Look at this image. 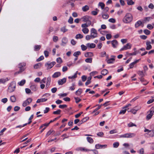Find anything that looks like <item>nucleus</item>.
Wrapping results in <instances>:
<instances>
[{"mask_svg": "<svg viewBox=\"0 0 154 154\" xmlns=\"http://www.w3.org/2000/svg\"><path fill=\"white\" fill-rule=\"evenodd\" d=\"M82 89L79 88L75 92V94L79 96L82 94Z\"/></svg>", "mask_w": 154, "mask_h": 154, "instance_id": "nucleus-25", "label": "nucleus"}, {"mask_svg": "<svg viewBox=\"0 0 154 154\" xmlns=\"http://www.w3.org/2000/svg\"><path fill=\"white\" fill-rule=\"evenodd\" d=\"M68 42L67 38L65 37H63L62 39V43L61 45L63 46H65Z\"/></svg>", "mask_w": 154, "mask_h": 154, "instance_id": "nucleus-10", "label": "nucleus"}, {"mask_svg": "<svg viewBox=\"0 0 154 154\" xmlns=\"http://www.w3.org/2000/svg\"><path fill=\"white\" fill-rule=\"evenodd\" d=\"M25 82L26 80L25 79H23L20 82H18V84L20 86H22L25 84Z\"/></svg>", "mask_w": 154, "mask_h": 154, "instance_id": "nucleus-38", "label": "nucleus"}, {"mask_svg": "<svg viewBox=\"0 0 154 154\" xmlns=\"http://www.w3.org/2000/svg\"><path fill=\"white\" fill-rule=\"evenodd\" d=\"M112 37L111 35L110 34H107L106 36V37L107 39H109Z\"/></svg>", "mask_w": 154, "mask_h": 154, "instance_id": "nucleus-64", "label": "nucleus"}, {"mask_svg": "<svg viewBox=\"0 0 154 154\" xmlns=\"http://www.w3.org/2000/svg\"><path fill=\"white\" fill-rule=\"evenodd\" d=\"M16 88V83L14 82H11L8 88V91L9 92H11L13 91Z\"/></svg>", "mask_w": 154, "mask_h": 154, "instance_id": "nucleus-5", "label": "nucleus"}, {"mask_svg": "<svg viewBox=\"0 0 154 154\" xmlns=\"http://www.w3.org/2000/svg\"><path fill=\"white\" fill-rule=\"evenodd\" d=\"M41 47V46L40 45H35L34 47V51H38L40 50Z\"/></svg>", "mask_w": 154, "mask_h": 154, "instance_id": "nucleus-28", "label": "nucleus"}, {"mask_svg": "<svg viewBox=\"0 0 154 154\" xmlns=\"http://www.w3.org/2000/svg\"><path fill=\"white\" fill-rule=\"evenodd\" d=\"M108 72V71L105 69H103L101 72V73L103 75H106Z\"/></svg>", "mask_w": 154, "mask_h": 154, "instance_id": "nucleus-34", "label": "nucleus"}, {"mask_svg": "<svg viewBox=\"0 0 154 154\" xmlns=\"http://www.w3.org/2000/svg\"><path fill=\"white\" fill-rule=\"evenodd\" d=\"M49 125V123H46L42 125L40 127V128H42L44 127V128L41 131H42L48 126Z\"/></svg>", "mask_w": 154, "mask_h": 154, "instance_id": "nucleus-19", "label": "nucleus"}, {"mask_svg": "<svg viewBox=\"0 0 154 154\" xmlns=\"http://www.w3.org/2000/svg\"><path fill=\"white\" fill-rule=\"evenodd\" d=\"M147 27L149 29H151L153 28V26L150 24H148L147 26Z\"/></svg>", "mask_w": 154, "mask_h": 154, "instance_id": "nucleus-61", "label": "nucleus"}, {"mask_svg": "<svg viewBox=\"0 0 154 154\" xmlns=\"http://www.w3.org/2000/svg\"><path fill=\"white\" fill-rule=\"evenodd\" d=\"M66 79L63 78L62 79L59 80L58 81V84L59 85H62L66 82Z\"/></svg>", "mask_w": 154, "mask_h": 154, "instance_id": "nucleus-11", "label": "nucleus"}, {"mask_svg": "<svg viewBox=\"0 0 154 154\" xmlns=\"http://www.w3.org/2000/svg\"><path fill=\"white\" fill-rule=\"evenodd\" d=\"M122 109H123L120 111L119 112V113L120 114H124L125 113V112L126 111V110H127L126 109L124 108V107Z\"/></svg>", "mask_w": 154, "mask_h": 154, "instance_id": "nucleus-41", "label": "nucleus"}, {"mask_svg": "<svg viewBox=\"0 0 154 154\" xmlns=\"http://www.w3.org/2000/svg\"><path fill=\"white\" fill-rule=\"evenodd\" d=\"M54 28L52 27H50L48 29V31L47 32V34H49L51 32L53 31Z\"/></svg>", "mask_w": 154, "mask_h": 154, "instance_id": "nucleus-42", "label": "nucleus"}, {"mask_svg": "<svg viewBox=\"0 0 154 154\" xmlns=\"http://www.w3.org/2000/svg\"><path fill=\"white\" fill-rule=\"evenodd\" d=\"M87 47L86 46H85L84 45H81V48H82V51H85L87 48Z\"/></svg>", "mask_w": 154, "mask_h": 154, "instance_id": "nucleus-52", "label": "nucleus"}, {"mask_svg": "<svg viewBox=\"0 0 154 154\" xmlns=\"http://www.w3.org/2000/svg\"><path fill=\"white\" fill-rule=\"evenodd\" d=\"M51 82V78L50 77H49L47 79V83L46 85V87L47 88L50 85Z\"/></svg>", "mask_w": 154, "mask_h": 154, "instance_id": "nucleus-22", "label": "nucleus"}, {"mask_svg": "<svg viewBox=\"0 0 154 154\" xmlns=\"http://www.w3.org/2000/svg\"><path fill=\"white\" fill-rule=\"evenodd\" d=\"M86 45L87 47L91 48H94L96 47V45L94 43H88L86 44Z\"/></svg>", "mask_w": 154, "mask_h": 154, "instance_id": "nucleus-15", "label": "nucleus"}, {"mask_svg": "<svg viewBox=\"0 0 154 154\" xmlns=\"http://www.w3.org/2000/svg\"><path fill=\"white\" fill-rule=\"evenodd\" d=\"M26 66V63H20L18 65V68L19 69V71L16 72L15 73V75H17L18 74L20 73L25 70L24 67Z\"/></svg>", "mask_w": 154, "mask_h": 154, "instance_id": "nucleus-3", "label": "nucleus"}, {"mask_svg": "<svg viewBox=\"0 0 154 154\" xmlns=\"http://www.w3.org/2000/svg\"><path fill=\"white\" fill-rule=\"evenodd\" d=\"M60 30L61 32L65 33L67 31L68 29L66 28L65 26H64L61 27Z\"/></svg>", "mask_w": 154, "mask_h": 154, "instance_id": "nucleus-33", "label": "nucleus"}, {"mask_svg": "<svg viewBox=\"0 0 154 154\" xmlns=\"http://www.w3.org/2000/svg\"><path fill=\"white\" fill-rule=\"evenodd\" d=\"M102 105H100L99 106H98V107L95 109L92 112V113H94V112H96L97 110L99 109L101 107Z\"/></svg>", "mask_w": 154, "mask_h": 154, "instance_id": "nucleus-59", "label": "nucleus"}, {"mask_svg": "<svg viewBox=\"0 0 154 154\" xmlns=\"http://www.w3.org/2000/svg\"><path fill=\"white\" fill-rule=\"evenodd\" d=\"M93 39L92 38V37L91 35H87L85 37V39L87 40H89L91 39Z\"/></svg>", "mask_w": 154, "mask_h": 154, "instance_id": "nucleus-46", "label": "nucleus"}, {"mask_svg": "<svg viewBox=\"0 0 154 154\" xmlns=\"http://www.w3.org/2000/svg\"><path fill=\"white\" fill-rule=\"evenodd\" d=\"M30 89L32 91H36L37 90V85H33L30 86Z\"/></svg>", "mask_w": 154, "mask_h": 154, "instance_id": "nucleus-18", "label": "nucleus"}, {"mask_svg": "<svg viewBox=\"0 0 154 154\" xmlns=\"http://www.w3.org/2000/svg\"><path fill=\"white\" fill-rule=\"evenodd\" d=\"M151 18L150 17H145L144 20H143V23H145L146 21H149Z\"/></svg>", "mask_w": 154, "mask_h": 154, "instance_id": "nucleus-40", "label": "nucleus"}, {"mask_svg": "<svg viewBox=\"0 0 154 154\" xmlns=\"http://www.w3.org/2000/svg\"><path fill=\"white\" fill-rule=\"evenodd\" d=\"M144 33L146 35H149L150 34V31L147 29H145L144 30Z\"/></svg>", "mask_w": 154, "mask_h": 154, "instance_id": "nucleus-48", "label": "nucleus"}, {"mask_svg": "<svg viewBox=\"0 0 154 154\" xmlns=\"http://www.w3.org/2000/svg\"><path fill=\"white\" fill-rule=\"evenodd\" d=\"M133 20V17L131 14L127 13L123 19V22L125 23H128L131 22Z\"/></svg>", "mask_w": 154, "mask_h": 154, "instance_id": "nucleus-1", "label": "nucleus"}, {"mask_svg": "<svg viewBox=\"0 0 154 154\" xmlns=\"http://www.w3.org/2000/svg\"><path fill=\"white\" fill-rule=\"evenodd\" d=\"M85 61L87 63H91L92 61V59L91 58H87L85 59Z\"/></svg>", "mask_w": 154, "mask_h": 154, "instance_id": "nucleus-51", "label": "nucleus"}, {"mask_svg": "<svg viewBox=\"0 0 154 154\" xmlns=\"http://www.w3.org/2000/svg\"><path fill=\"white\" fill-rule=\"evenodd\" d=\"M45 66L47 69H50L53 67L52 64H51V63H47L45 64Z\"/></svg>", "mask_w": 154, "mask_h": 154, "instance_id": "nucleus-21", "label": "nucleus"}, {"mask_svg": "<svg viewBox=\"0 0 154 154\" xmlns=\"http://www.w3.org/2000/svg\"><path fill=\"white\" fill-rule=\"evenodd\" d=\"M132 45L129 43H128L125 45L120 50V51H122L123 50H126L130 49L131 48Z\"/></svg>", "mask_w": 154, "mask_h": 154, "instance_id": "nucleus-9", "label": "nucleus"}, {"mask_svg": "<svg viewBox=\"0 0 154 154\" xmlns=\"http://www.w3.org/2000/svg\"><path fill=\"white\" fill-rule=\"evenodd\" d=\"M141 25H143L142 26H143V24L142 22L140 20L137 21L135 24V26L136 28H138Z\"/></svg>", "mask_w": 154, "mask_h": 154, "instance_id": "nucleus-14", "label": "nucleus"}, {"mask_svg": "<svg viewBox=\"0 0 154 154\" xmlns=\"http://www.w3.org/2000/svg\"><path fill=\"white\" fill-rule=\"evenodd\" d=\"M139 60H137L131 63L129 65L130 68H132L133 67L134 65L139 61Z\"/></svg>", "mask_w": 154, "mask_h": 154, "instance_id": "nucleus-24", "label": "nucleus"}, {"mask_svg": "<svg viewBox=\"0 0 154 154\" xmlns=\"http://www.w3.org/2000/svg\"><path fill=\"white\" fill-rule=\"evenodd\" d=\"M128 126L129 127H132L133 126L136 127V125L135 124H134L133 123L131 122L128 124Z\"/></svg>", "mask_w": 154, "mask_h": 154, "instance_id": "nucleus-57", "label": "nucleus"}, {"mask_svg": "<svg viewBox=\"0 0 154 154\" xmlns=\"http://www.w3.org/2000/svg\"><path fill=\"white\" fill-rule=\"evenodd\" d=\"M60 75L61 74L60 72H57L54 73L52 75V77L53 78H57L60 76Z\"/></svg>", "mask_w": 154, "mask_h": 154, "instance_id": "nucleus-17", "label": "nucleus"}, {"mask_svg": "<svg viewBox=\"0 0 154 154\" xmlns=\"http://www.w3.org/2000/svg\"><path fill=\"white\" fill-rule=\"evenodd\" d=\"M113 145L114 148H116L119 146V143L118 142H115L113 143Z\"/></svg>", "mask_w": 154, "mask_h": 154, "instance_id": "nucleus-45", "label": "nucleus"}, {"mask_svg": "<svg viewBox=\"0 0 154 154\" xmlns=\"http://www.w3.org/2000/svg\"><path fill=\"white\" fill-rule=\"evenodd\" d=\"M56 61L57 63H61L62 62V60L61 58L60 57L57 58Z\"/></svg>", "mask_w": 154, "mask_h": 154, "instance_id": "nucleus-55", "label": "nucleus"}, {"mask_svg": "<svg viewBox=\"0 0 154 154\" xmlns=\"http://www.w3.org/2000/svg\"><path fill=\"white\" fill-rule=\"evenodd\" d=\"M102 16V17L104 19H107L109 17V15L107 14H103Z\"/></svg>", "mask_w": 154, "mask_h": 154, "instance_id": "nucleus-56", "label": "nucleus"}, {"mask_svg": "<svg viewBox=\"0 0 154 154\" xmlns=\"http://www.w3.org/2000/svg\"><path fill=\"white\" fill-rule=\"evenodd\" d=\"M77 72L75 73V74L73 76H69L68 77V78L69 79H75L77 77Z\"/></svg>", "mask_w": 154, "mask_h": 154, "instance_id": "nucleus-39", "label": "nucleus"}, {"mask_svg": "<svg viewBox=\"0 0 154 154\" xmlns=\"http://www.w3.org/2000/svg\"><path fill=\"white\" fill-rule=\"evenodd\" d=\"M32 100V99L31 98H29L27 99L23 102V106L25 107L29 105L31 102Z\"/></svg>", "mask_w": 154, "mask_h": 154, "instance_id": "nucleus-8", "label": "nucleus"}, {"mask_svg": "<svg viewBox=\"0 0 154 154\" xmlns=\"http://www.w3.org/2000/svg\"><path fill=\"white\" fill-rule=\"evenodd\" d=\"M61 110L58 109L56 111H54L53 113L54 114H60L61 112Z\"/></svg>", "mask_w": 154, "mask_h": 154, "instance_id": "nucleus-54", "label": "nucleus"}, {"mask_svg": "<svg viewBox=\"0 0 154 154\" xmlns=\"http://www.w3.org/2000/svg\"><path fill=\"white\" fill-rule=\"evenodd\" d=\"M112 58L109 59L107 61V62L108 63H112L115 61V56H111Z\"/></svg>", "mask_w": 154, "mask_h": 154, "instance_id": "nucleus-12", "label": "nucleus"}, {"mask_svg": "<svg viewBox=\"0 0 154 154\" xmlns=\"http://www.w3.org/2000/svg\"><path fill=\"white\" fill-rule=\"evenodd\" d=\"M106 145H101L99 144H97L95 145V148L97 149H99L100 148H102L103 146L106 147Z\"/></svg>", "mask_w": 154, "mask_h": 154, "instance_id": "nucleus-20", "label": "nucleus"}, {"mask_svg": "<svg viewBox=\"0 0 154 154\" xmlns=\"http://www.w3.org/2000/svg\"><path fill=\"white\" fill-rule=\"evenodd\" d=\"M89 119L88 117H86L83 118L81 120L82 123L86 122L87 120Z\"/></svg>", "mask_w": 154, "mask_h": 154, "instance_id": "nucleus-49", "label": "nucleus"}, {"mask_svg": "<svg viewBox=\"0 0 154 154\" xmlns=\"http://www.w3.org/2000/svg\"><path fill=\"white\" fill-rule=\"evenodd\" d=\"M8 80V78L0 79V83H4L6 82Z\"/></svg>", "mask_w": 154, "mask_h": 154, "instance_id": "nucleus-26", "label": "nucleus"}, {"mask_svg": "<svg viewBox=\"0 0 154 154\" xmlns=\"http://www.w3.org/2000/svg\"><path fill=\"white\" fill-rule=\"evenodd\" d=\"M140 109V107H139L137 109H132L130 110V112L134 114H136L137 112Z\"/></svg>", "mask_w": 154, "mask_h": 154, "instance_id": "nucleus-29", "label": "nucleus"}, {"mask_svg": "<svg viewBox=\"0 0 154 154\" xmlns=\"http://www.w3.org/2000/svg\"><path fill=\"white\" fill-rule=\"evenodd\" d=\"M117 133V131L116 129H114L111 130L110 131V134H116Z\"/></svg>", "mask_w": 154, "mask_h": 154, "instance_id": "nucleus-60", "label": "nucleus"}, {"mask_svg": "<svg viewBox=\"0 0 154 154\" xmlns=\"http://www.w3.org/2000/svg\"><path fill=\"white\" fill-rule=\"evenodd\" d=\"M90 25H89V24L87 25L85 24H82L81 25V27L82 28V31L85 34H88L89 32V30L87 28V27L89 26Z\"/></svg>", "mask_w": 154, "mask_h": 154, "instance_id": "nucleus-4", "label": "nucleus"}, {"mask_svg": "<svg viewBox=\"0 0 154 154\" xmlns=\"http://www.w3.org/2000/svg\"><path fill=\"white\" fill-rule=\"evenodd\" d=\"M10 100L12 102H15L16 101V98L14 96H12L10 97Z\"/></svg>", "mask_w": 154, "mask_h": 154, "instance_id": "nucleus-36", "label": "nucleus"}, {"mask_svg": "<svg viewBox=\"0 0 154 154\" xmlns=\"http://www.w3.org/2000/svg\"><path fill=\"white\" fill-rule=\"evenodd\" d=\"M99 5L101 7L102 9H103L105 7V4L103 2H100Z\"/></svg>", "mask_w": 154, "mask_h": 154, "instance_id": "nucleus-53", "label": "nucleus"}, {"mask_svg": "<svg viewBox=\"0 0 154 154\" xmlns=\"http://www.w3.org/2000/svg\"><path fill=\"white\" fill-rule=\"evenodd\" d=\"M150 42L149 41H147L146 42V49L147 50H149L152 48V46L150 45Z\"/></svg>", "mask_w": 154, "mask_h": 154, "instance_id": "nucleus-16", "label": "nucleus"}, {"mask_svg": "<svg viewBox=\"0 0 154 154\" xmlns=\"http://www.w3.org/2000/svg\"><path fill=\"white\" fill-rule=\"evenodd\" d=\"M113 47L116 48L118 45V42L116 40H114L111 42Z\"/></svg>", "mask_w": 154, "mask_h": 154, "instance_id": "nucleus-13", "label": "nucleus"}, {"mask_svg": "<svg viewBox=\"0 0 154 154\" xmlns=\"http://www.w3.org/2000/svg\"><path fill=\"white\" fill-rule=\"evenodd\" d=\"M127 4L129 5H133L134 2L132 0H127Z\"/></svg>", "mask_w": 154, "mask_h": 154, "instance_id": "nucleus-47", "label": "nucleus"}, {"mask_svg": "<svg viewBox=\"0 0 154 154\" xmlns=\"http://www.w3.org/2000/svg\"><path fill=\"white\" fill-rule=\"evenodd\" d=\"M154 108H151L149 111V113L146 116V119L149 120L152 117L154 112Z\"/></svg>", "mask_w": 154, "mask_h": 154, "instance_id": "nucleus-7", "label": "nucleus"}, {"mask_svg": "<svg viewBox=\"0 0 154 154\" xmlns=\"http://www.w3.org/2000/svg\"><path fill=\"white\" fill-rule=\"evenodd\" d=\"M81 53L80 51H77L75 52L73 54V56L75 57H78L79 55H80Z\"/></svg>", "mask_w": 154, "mask_h": 154, "instance_id": "nucleus-30", "label": "nucleus"}, {"mask_svg": "<svg viewBox=\"0 0 154 154\" xmlns=\"http://www.w3.org/2000/svg\"><path fill=\"white\" fill-rule=\"evenodd\" d=\"M42 65V64L41 63H38L35 64L34 66V67L35 69H37L40 68Z\"/></svg>", "mask_w": 154, "mask_h": 154, "instance_id": "nucleus-31", "label": "nucleus"}, {"mask_svg": "<svg viewBox=\"0 0 154 154\" xmlns=\"http://www.w3.org/2000/svg\"><path fill=\"white\" fill-rule=\"evenodd\" d=\"M55 134V131L52 129H51L47 133V135L53 134Z\"/></svg>", "mask_w": 154, "mask_h": 154, "instance_id": "nucleus-35", "label": "nucleus"}, {"mask_svg": "<svg viewBox=\"0 0 154 154\" xmlns=\"http://www.w3.org/2000/svg\"><path fill=\"white\" fill-rule=\"evenodd\" d=\"M89 7L87 5L82 7V9L83 11H86L89 10Z\"/></svg>", "mask_w": 154, "mask_h": 154, "instance_id": "nucleus-32", "label": "nucleus"}, {"mask_svg": "<svg viewBox=\"0 0 154 154\" xmlns=\"http://www.w3.org/2000/svg\"><path fill=\"white\" fill-rule=\"evenodd\" d=\"M53 41L54 42H57L58 40V37L56 36H54L53 37Z\"/></svg>", "mask_w": 154, "mask_h": 154, "instance_id": "nucleus-50", "label": "nucleus"}, {"mask_svg": "<svg viewBox=\"0 0 154 154\" xmlns=\"http://www.w3.org/2000/svg\"><path fill=\"white\" fill-rule=\"evenodd\" d=\"M31 122H32V121L30 120V121H29V122L28 123H26V124H23V125H18V126H17L16 127V128H22V127H23L25 126L26 125H27V124H30Z\"/></svg>", "mask_w": 154, "mask_h": 154, "instance_id": "nucleus-27", "label": "nucleus"}, {"mask_svg": "<svg viewBox=\"0 0 154 154\" xmlns=\"http://www.w3.org/2000/svg\"><path fill=\"white\" fill-rule=\"evenodd\" d=\"M74 99L75 100V102L78 103L81 101V99L78 97H75Z\"/></svg>", "mask_w": 154, "mask_h": 154, "instance_id": "nucleus-58", "label": "nucleus"}, {"mask_svg": "<svg viewBox=\"0 0 154 154\" xmlns=\"http://www.w3.org/2000/svg\"><path fill=\"white\" fill-rule=\"evenodd\" d=\"M83 37V36L80 34H78L75 36V38L76 39L82 38Z\"/></svg>", "mask_w": 154, "mask_h": 154, "instance_id": "nucleus-43", "label": "nucleus"}, {"mask_svg": "<svg viewBox=\"0 0 154 154\" xmlns=\"http://www.w3.org/2000/svg\"><path fill=\"white\" fill-rule=\"evenodd\" d=\"M91 18L88 16H84L80 19V20H82V21L84 22H86V23L84 24H85L88 25L89 24V25H91Z\"/></svg>", "mask_w": 154, "mask_h": 154, "instance_id": "nucleus-2", "label": "nucleus"}, {"mask_svg": "<svg viewBox=\"0 0 154 154\" xmlns=\"http://www.w3.org/2000/svg\"><path fill=\"white\" fill-rule=\"evenodd\" d=\"M68 22L72 24L73 23V19L72 17H70L68 20Z\"/></svg>", "mask_w": 154, "mask_h": 154, "instance_id": "nucleus-62", "label": "nucleus"}, {"mask_svg": "<svg viewBox=\"0 0 154 154\" xmlns=\"http://www.w3.org/2000/svg\"><path fill=\"white\" fill-rule=\"evenodd\" d=\"M85 56L86 57H91L93 56V54L92 52H88L86 53Z\"/></svg>", "mask_w": 154, "mask_h": 154, "instance_id": "nucleus-23", "label": "nucleus"}, {"mask_svg": "<svg viewBox=\"0 0 154 154\" xmlns=\"http://www.w3.org/2000/svg\"><path fill=\"white\" fill-rule=\"evenodd\" d=\"M138 74L141 77H143L144 76V75L142 71H139L137 72Z\"/></svg>", "mask_w": 154, "mask_h": 154, "instance_id": "nucleus-37", "label": "nucleus"}, {"mask_svg": "<svg viewBox=\"0 0 154 154\" xmlns=\"http://www.w3.org/2000/svg\"><path fill=\"white\" fill-rule=\"evenodd\" d=\"M75 84L74 83L72 84V86L69 87V89L71 91L74 90L75 89Z\"/></svg>", "mask_w": 154, "mask_h": 154, "instance_id": "nucleus-63", "label": "nucleus"}, {"mask_svg": "<svg viewBox=\"0 0 154 154\" xmlns=\"http://www.w3.org/2000/svg\"><path fill=\"white\" fill-rule=\"evenodd\" d=\"M87 139L88 141L89 142V143H93V139H92V138L91 137H88L87 138Z\"/></svg>", "mask_w": 154, "mask_h": 154, "instance_id": "nucleus-44", "label": "nucleus"}, {"mask_svg": "<svg viewBox=\"0 0 154 154\" xmlns=\"http://www.w3.org/2000/svg\"><path fill=\"white\" fill-rule=\"evenodd\" d=\"M90 35L93 38H94L97 37V31L94 28H92L90 30Z\"/></svg>", "mask_w": 154, "mask_h": 154, "instance_id": "nucleus-6", "label": "nucleus"}]
</instances>
